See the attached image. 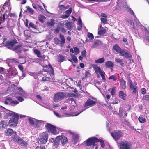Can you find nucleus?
Masks as SVG:
<instances>
[{"label":"nucleus","mask_w":149,"mask_h":149,"mask_svg":"<svg viewBox=\"0 0 149 149\" xmlns=\"http://www.w3.org/2000/svg\"><path fill=\"white\" fill-rule=\"evenodd\" d=\"M9 111V112L6 114L8 116H12L9 121V125L12 127H16L17 125L19 116L16 113L10 111Z\"/></svg>","instance_id":"1"},{"label":"nucleus","mask_w":149,"mask_h":149,"mask_svg":"<svg viewBox=\"0 0 149 149\" xmlns=\"http://www.w3.org/2000/svg\"><path fill=\"white\" fill-rule=\"evenodd\" d=\"M10 0H8L5 2L0 12L1 14H2L4 12L3 14H5L7 18L8 17V15L9 14V12L10 10L9 8L10 4Z\"/></svg>","instance_id":"2"},{"label":"nucleus","mask_w":149,"mask_h":149,"mask_svg":"<svg viewBox=\"0 0 149 149\" xmlns=\"http://www.w3.org/2000/svg\"><path fill=\"white\" fill-rule=\"evenodd\" d=\"M18 43L17 40L15 38H14L11 40L7 41L5 46L8 49L12 50L13 47Z\"/></svg>","instance_id":"3"},{"label":"nucleus","mask_w":149,"mask_h":149,"mask_svg":"<svg viewBox=\"0 0 149 149\" xmlns=\"http://www.w3.org/2000/svg\"><path fill=\"white\" fill-rule=\"evenodd\" d=\"M66 97V94L63 92H59L56 94L54 97V100L55 102L60 101Z\"/></svg>","instance_id":"4"},{"label":"nucleus","mask_w":149,"mask_h":149,"mask_svg":"<svg viewBox=\"0 0 149 149\" xmlns=\"http://www.w3.org/2000/svg\"><path fill=\"white\" fill-rule=\"evenodd\" d=\"M60 38L61 41L58 38H55L54 39V43L56 45H60L62 46L65 43V38L63 35L60 34Z\"/></svg>","instance_id":"5"},{"label":"nucleus","mask_w":149,"mask_h":149,"mask_svg":"<svg viewBox=\"0 0 149 149\" xmlns=\"http://www.w3.org/2000/svg\"><path fill=\"white\" fill-rule=\"evenodd\" d=\"M45 127L47 130L51 132L52 134L56 135L58 134V133L56 130L55 127L51 124H47L45 125Z\"/></svg>","instance_id":"6"},{"label":"nucleus","mask_w":149,"mask_h":149,"mask_svg":"<svg viewBox=\"0 0 149 149\" xmlns=\"http://www.w3.org/2000/svg\"><path fill=\"white\" fill-rule=\"evenodd\" d=\"M128 80L130 83V88L131 90H132L133 93L136 94V83H134L133 84L132 83V81L131 80L130 78H128Z\"/></svg>","instance_id":"7"},{"label":"nucleus","mask_w":149,"mask_h":149,"mask_svg":"<svg viewBox=\"0 0 149 149\" xmlns=\"http://www.w3.org/2000/svg\"><path fill=\"white\" fill-rule=\"evenodd\" d=\"M99 141V139L95 137H91L88 139L86 142L87 146L94 145L95 143Z\"/></svg>","instance_id":"8"},{"label":"nucleus","mask_w":149,"mask_h":149,"mask_svg":"<svg viewBox=\"0 0 149 149\" xmlns=\"http://www.w3.org/2000/svg\"><path fill=\"white\" fill-rule=\"evenodd\" d=\"M43 70L44 71L47 72L50 74H54V69L50 63L45 67Z\"/></svg>","instance_id":"9"},{"label":"nucleus","mask_w":149,"mask_h":149,"mask_svg":"<svg viewBox=\"0 0 149 149\" xmlns=\"http://www.w3.org/2000/svg\"><path fill=\"white\" fill-rule=\"evenodd\" d=\"M130 145L126 141H122L120 144V149H130Z\"/></svg>","instance_id":"10"},{"label":"nucleus","mask_w":149,"mask_h":149,"mask_svg":"<svg viewBox=\"0 0 149 149\" xmlns=\"http://www.w3.org/2000/svg\"><path fill=\"white\" fill-rule=\"evenodd\" d=\"M111 135L116 140H117L122 137L123 135L120 131L115 132L111 133Z\"/></svg>","instance_id":"11"},{"label":"nucleus","mask_w":149,"mask_h":149,"mask_svg":"<svg viewBox=\"0 0 149 149\" xmlns=\"http://www.w3.org/2000/svg\"><path fill=\"white\" fill-rule=\"evenodd\" d=\"M120 55L122 56H124L125 58H130L132 57V56L130 54L128 53V52H125V50L123 49H121L119 53Z\"/></svg>","instance_id":"12"},{"label":"nucleus","mask_w":149,"mask_h":149,"mask_svg":"<svg viewBox=\"0 0 149 149\" xmlns=\"http://www.w3.org/2000/svg\"><path fill=\"white\" fill-rule=\"evenodd\" d=\"M48 135L45 133H43L42 137L40 138L39 141L41 143H45L47 140Z\"/></svg>","instance_id":"13"},{"label":"nucleus","mask_w":149,"mask_h":149,"mask_svg":"<svg viewBox=\"0 0 149 149\" xmlns=\"http://www.w3.org/2000/svg\"><path fill=\"white\" fill-rule=\"evenodd\" d=\"M56 139L57 140H59V141H61V143L63 145L65 144L68 141L67 137L63 135L57 136L56 137Z\"/></svg>","instance_id":"14"},{"label":"nucleus","mask_w":149,"mask_h":149,"mask_svg":"<svg viewBox=\"0 0 149 149\" xmlns=\"http://www.w3.org/2000/svg\"><path fill=\"white\" fill-rule=\"evenodd\" d=\"M93 68L97 74H104L105 72L102 71L100 68L97 65H95Z\"/></svg>","instance_id":"15"},{"label":"nucleus","mask_w":149,"mask_h":149,"mask_svg":"<svg viewBox=\"0 0 149 149\" xmlns=\"http://www.w3.org/2000/svg\"><path fill=\"white\" fill-rule=\"evenodd\" d=\"M17 92L18 93L23 96L26 97L27 95L26 93L24 91L21 87H18L17 88Z\"/></svg>","instance_id":"16"},{"label":"nucleus","mask_w":149,"mask_h":149,"mask_svg":"<svg viewBox=\"0 0 149 149\" xmlns=\"http://www.w3.org/2000/svg\"><path fill=\"white\" fill-rule=\"evenodd\" d=\"M14 133V132L12 129L8 128L6 130L5 135L6 136H11Z\"/></svg>","instance_id":"17"},{"label":"nucleus","mask_w":149,"mask_h":149,"mask_svg":"<svg viewBox=\"0 0 149 149\" xmlns=\"http://www.w3.org/2000/svg\"><path fill=\"white\" fill-rule=\"evenodd\" d=\"M96 102L91 99H88L85 103V107L91 106Z\"/></svg>","instance_id":"18"},{"label":"nucleus","mask_w":149,"mask_h":149,"mask_svg":"<svg viewBox=\"0 0 149 149\" xmlns=\"http://www.w3.org/2000/svg\"><path fill=\"white\" fill-rule=\"evenodd\" d=\"M12 139L13 141L17 142L18 143H19L20 144V142L22 141V140L21 138L17 136H13L12 137Z\"/></svg>","instance_id":"19"},{"label":"nucleus","mask_w":149,"mask_h":149,"mask_svg":"<svg viewBox=\"0 0 149 149\" xmlns=\"http://www.w3.org/2000/svg\"><path fill=\"white\" fill-rule=\"evenodd\" d=\"M118 95L120 98L124 100H126L127 95L124 92L121 91H120L118 93Z\"/></svg>","instance_id":"20"},{"label":"nucleus","mask_w":149,"mask_h":149,"mask_svg":"<svg viewBox=\"0 0 149 149\" xmlns=\"http://www.w3.org/2000/svg\"><path fill=\"white\" fill-rule=\"evenodd\" d=\"M105 65L107 68H113L114 66L113 62L111 61H108L105 63Z\"/></svg>","instance_id":"21"},{"label":"nucleus","mask_w":149,"mask_h":149,"mask_svg":"<svg viewBox=\"0 0 149 149\" xmlns=\"http://www.w3.org/2000/svg\"><path fill=\"white\" fill-rule=\"evenodd\" d=\"M112 50L113 51H116L118 53H119L120 50L121 48H120L119 46L117 44H115L113 47Z\"/></svg>","instance_id":"22"},{"label":"nucleus","mask_w":149,"mask_h":149,"mask_svg":"<svg viewBox=\"0 0 149 149\" xmlns=\"http://www.w3.org/2000/svg\"><path fill=\"white\" fill-rule=\"evenodd\" d=\"M120 84L121 87L123 89H125L126 88V82L123 79H121L120 81Z\"/></svg>","instance_id":"23"},{"label":"nucleus","mask_w":149,"mask_h":149,"mask_svg":"<svg viewBox=\"0 0 149 149\" xmlns=\"http://www.w3.org/2000/svg\"><path fill=\"white\" fill-rule=\"evenodd\" d=\"M65 27L69 30L71 31L73 27V24L72 22H66L65 23Z\"/></svg>","instance_id":"24"},{"label":"nucleus","mask_w":149,"mask_h":149,"mask_svg":"<svg viewBox=\"0 0 149 149\" xmlns=\"http://www.w3.org/2000/svg\"><path fill=\"white\" fill-rule=\"evenodd\" d=\"M8 124V123L6 121H1L0 123V127L3 128H6Z\"/></svg>","instance_id":"25"},{"label":"nucleus","mask_w":149,"mask_h":149,"mask_svg":"<svg viewBox=\"0 0 149 149\" xmlns=\"http://www.w3.org/2000/svg\"><path fill=\"white\" fill-rule=\"evenodd\" d=\"M58 60V62H62L66 60L65 57L61 54H59L57 56Z\"/></svg>","instance_id":"26"},{"label":"nucleus","mask_w":149,"mask_h":149,"mask_svg":"<svg viewBox=\"0 0 149 149\" xmlns=\"http://www.w3.org/2000/svg\"><path fill=\"white\" fill-rule=\"evenodd\" d=\"M26 9L25 10V12H27L29 13L33 14L34 13V10H33L29 6L26 7Z\"/></svg>","instance_id":"27"},{"label":"nucleus","mask_w":149,"mask_h":149,"mask_svg":"<svg viewBox=\"0 0 149 149\" xmlns=\"http://www.w3.org/2000/svg\"><path fill=\"white\" fill-rule=\"evenodd\" d=\"M34 119L35 120V122L34 124V127L35 128L38 127L40 126V123L42 122V121L37 120L35 119Z\"/></svg>","instance_id":"28"},{"label":"nucleus","mask_w":149,"mask_h":149,"mask_svg":"<svg viewBox=\"0 0 149 149\" xmlns=\"http://www.w3.org/2000/svg\"><path fill=\"white\" fill-rule=\"evenodd\" d=\"M6 19L7 18L5 14H2V16L0 17V24L3 23Z\"/></svg>","instance_id":"29"},{"label":"nucleus","mask_w":149,"mask_h":149,"mask_svg":"<svg viewBox=\"0 0 149 149\" xmlns=\"http://www.w3.org/2000/svg\"><path fill=\"white\" fill-rule=\"evenodd\" d=\"M55 23L54 20L52 19L50 22H47L46 25L48 26H52L55 24Z\"/></svg>","instance_id":"30"},{"label":"nucleus","mask_w":149,"mask_h":149,"mask_svg":"<svg viewBox=\"0 0 149 149\" xmlns=\"http://www.w3.org/2000/svg\"><path fill=\"white\" fill-rule=\"evenodd\" d=\"M115 61L116 62L119 63L122 66H124V63L123 62L122 59L116 58H115Z\"/></svg>","instance_id":"31"},{"label":"nucleus","mask_w":149,"mask_h":149,"mask_svg":"<svg viewBox=\"0 0 149 149\" xmlns=\"http://www.w3.org/2000/svg\"><path fill=\"white\" fill-rule=\"evenodd\" d=\"M51 77H51V75H48V76L47 77L45 76L42 79V81H52V80Z\"/></svg>","instance_id":"32"},{"label":"nucleus","mask_w":149,"mask_h":149,"mask_svg":"<svg viewBox=\"0 0 149 149\" xmlns=\"http://www.w3.org/2000/svg\"><path fill=\"white\" fill-rule=\"evenodd\" d=\"M105 61V58L104 57L99 58L97 60H95V62L96 63H102Z\"/></svg>","instance_id":"33"},{"label":"nucleus","mask_w":149,"mask_h":149,"mask_svg":"<svg viewBox=\"0 0 149 149\" xmlns=\"http://www.w3.org/2000/svg\"><path fill=\"white\" fill-rule=\"evenodd\" d=\"M46 18L43 15H40L38 17V20L39 21L43 23L44 22Z\"/></svg>","instance_id":"34"},{"label":"nucleus","mask_w":149,"mask_h":149,"mask_svg":"<svg viewBox=\"0 0 149 149\" xmlns=\"http://www.w3.org/2000/svg\"><path fill=\"white\" fill-rule=\"evenodd\" d=\"M34 52L37 55V56L38 57L40 58L43 57L41 55V53L39 50L36 49H35L34 50Z\"/></svg>","instance_id":"35"},{"label":"nucleus","mask_w":149,"mask_h":149,"mask_svg":"<svg viewBox=\"0 0 149 149\" xmlns=\"http://www.w3.org/2000/svg\"><path fill=\"white\" fill-rule=\"evenodd\" d=\"M87 37L89 39L88 40L91 41L94 38V36L91 33L89 32L87 33Z\"/></svg>","instance_id":"36"},{"label":"nucleus","mask_w":149,"mask_h":149,"mask_svg":"<svg viewBox=\"0 0 149 149\" xmlns=\"http://www.w3.org/2000/svg\"><path fill=\"white\" fill-rule=\"evenodd\" d=\"M138 120L140 123H144L146 121V120L141 116L139 117Z\"/></svg>","instance_id":"37"},{"label":"nucleus","mask_w":149,"mask_h":149,"mask_svg":"<svg viewBox=\"0 0 149 149\" xmlns=\"http://www.w3.org/2000/svg\"><path fill=\"white\" fill-rule=\"evenodd\" d=\"M6 72V71L5 70V69L4 68L0 67V73L3 74H8V70H7L6 72Z\"/></svg>","instance_id":"38"},{"label":"nucleus","mask_w":149,"mask_h":149,"mask_svg":"<svg viewBox=\"0 0 149 149\" xmlns=\"http://www.w3.org/2000/svg\"><path fill=\"white\" fill-rule=\"evenodd\" d=\"M22 44H21L19 45H18L16 46H15L14 47H13L12 50L13 51H15L16 50H17L19 48L21 47L22 46Z\"/></svg>","instance_id":"39"},{"label":"nucleus","mask_w":149,"mask_h":149,"mask_svg":"<svg viewBox=\"0 0 149 149\" xmlns=\"http://www.w3.org/2000/svg\"><path fill=\"white\" fill-rule=\"evenodd\" d=\"M71 134H72V138L74 141H77L78 139V135L76 134H72V132L71 133Z\"/></svg>","instance_id":"40"},{"label":"nucleus","mask_w":149,"mask_h":149,"mask_svg":"<svg viewBox=\"0 0 149 149\" xmlns=\"http://www.w3.org/2000/svg\"><path fill=\"white\" fill-rule=\"evenodd\" d=\"M106 30L105 29L102 28L101 29L99 30L98 31V34L99 35H103L105 33Z\"/></svg>","instance_id":"41"},{"label":"nucleus","mask_w":149,"mask_h":149,"mask_svg":"<svg viewBox=\"0 0 149 149\" xmlns=\"http://www.w3.org/2000/svg\"><path fill=\"white\" fill-rule=\"evenodd\" d=\"M128 11L132 15L134 18H136V16L135 15L134 13L133 10L130 8H128Z\"/></svg>","instance_id":"42"},{"label":"nucleus","mask_w":149,"mask_h":149,"mask_svg":"<svg viewBox=\"0 0 149 149\" xmlns=\"http://www.w3.org/2000/svg\"><path fill=\"white\" fill-rule=\"evenodd\" d=\"M72 59L74 63H77L78 60L76 57L73 54H72L71 55Z\"/></svg>","instance_id":"43"},{"label":"nucleus","mask_w":149,"mask_h":149,"mask_svg":"<svg viewBox=\"0 0 149 149\" xmlns=\"http://www.w3.org/2000/svg\"><path fill=\"white\" fill-rule=\"evenodd\" d=\"M29 28L31 27L33 28L36 29H37V26L34 25L33 23L31 22L29 24Z\"/></svg>","instance_id":"44"},{"label":"nucleus","mask_w":149,"mask_h":149,"mask_svg":"<svg viewBox=\"0 0 149 149\" xmlns=\"http://www.w3.org/2000/svg\"><path fill=\"white\" fill-rule=\"evenodd\" d=\"M72 8H71V7L69 9L65 11V13H66V14L69 16L72 12Z\"/></svg>","instance_id":"45"},{"label":"nucleus","mask_w":149,"mask_h":149,"mask_svg":"<svg viewBox=\"0 0 149 149\" xmlns=\"http://www.w3.org/2000/svg\"><path fill=\"white\" fill-rule=\"evenodd\" d=\"M58 7L60 10L61 11H64L65 10V6L63 5H59L58 6Z\"/></svg>","instance_id":"46"},{"label":"nucleus","mask_w":149,"mask_h":149,"mask_svg":"<svg viewBox=\"0 0 149 149\" xmlns=\"http://www.w3.org/2000/svg\"><path fill=\"white\" fill-rule=\"evenodd\" d=\"M28 144L27 142L26 141L22 140V142H20V145L23 146H26Z\"/></svg>","instance_id":"47"},{"label":"nucleus","mask_w":149,"mask_h":149,"mask_svg":"<svg viewBox=\"0 0 149 149\" xmlns=\"http://www.w3.org/2000/svg\"><path fill=\"white\" fill-rule=\"evenodd\" d=\"M101 20L102 23H103L104 24H106L107 23V19L105 18H101Z\"/></svg>","instance_id":"48"},{"label":"nucleus","mask_w":149,"mask_h":149,"mask_svg":"<svg viewBox=\"0 0 149 149\" xmlns=\"http://www.w3.org/2000/svg\"><path fill=\"white\" fill-rule=\"evenodd\" d=\"M60 26L61 27H62V28H61V31L63 33H65L66 32V31L65 29L63 27V24L61 23L60 24H59Z\"/></svg>","instance_id":"49"},{"label":"nucleus","mask_w":149,"mask_h":149,"mask_svg":"<svg viewBox=\"0 0 149 149\" xmlns=\"http://www.w3.org/2000/svg\"><path fill=\"white\" fill-rule=\"evenodd\" d=\"M100 142V144L101 145V146L102 148H104V147L105 144L104 143V141L102 140H99V141L97 142Z\"/></svg>","instance_id":"50"},{"label":"nucleus","mask_w":149,"mask_h":149,"mask_svg":"<svg viewBox=\"0 0 149 149\" xmlns=\"http://www.w3.org/2000/svg\"><path fill=\"white\" fill-rule=\"evenodd\" d=\"M28 120L29 122L31 124V125H34V124H35V120H34L32 119L31 118H29Z\"/></svg>","instance_id":"51"},{"label":"nucleus","mask_w":149,"mask_h":149,"mask_svg":"<svg viewBox=\"0 0 149 149\" xmlns=\"http://www.w3.org/2000/svg\"><path fill=\"white\" fill-rule=\"evenodd\" d=\"M74 49L76 55H77L79 52V49L78 48L74 47Z\"/></svg>","instance_id":"52"},{"label":"nucleus","mask_w":149,"mask_h":149,"mask_svg":"<svg viewBox=\"0 0 149 149\" xmlns=\"http://www.w3.org/2000/svg\"><path fill=\"white\" fill-rule=\"evenodd\" d=\"M19 103V102L17 101H12L11 102V104L14 106V105H16L17 104Z\"/></svg>","instance_id":"53"},{"label":"nucleus","mask_w":149,"mask_h":149,"mask_svg":"<svg viewBox=\"0 0 149 149\" xmlns=\"http://www.w3.org/2000/svg\"><path fill=\"white\" fill-rule=\"evenodd\" d=\"M109 79H113V81H116L117 79V77H115L114 75H112V76L110 77H109Z\"/></svg>","instance_id":"54"},{"label":"nucleus","mask_w":149,"mask_h":149,"mask_svg":"<svg viewBox=\"0 0 149 149\" xmlns=\"http://www.w3.org/2000/svg\"><path fill=\"white\" fill-rule=\"evenodd\" d=\"M61 29V27L60 26V25H58L57 28L55 29L54 30V31L56 33H58L59 31V30Z\"/></svg>","instance_id":"55"},{"label":"nucleus","mask_w":149,"mask_h":149,"mask_svg":"<svg viewBox=\"0 0 149 149\" xmlns=\"http://www.w3.org/2000/svg\"><path fill=\"white\" fill-rule=\"evenodd\" d=\"M98 46V44L97 42H95L92 45L91 48H94L97 47Z\"/></svg>","instance_id":"56"},{"label":"nucleus","mask_w":149,"mask_h":149,"mask_svg":"<svg viewBox=\"0 0 149 149\" xmlns=\"http://www.w3.org/2000/svg\"><path fill=\"white\" fill-rule=\"evenodd\" d=\"M115 93V87H113L112 89L111 94L112 95H114Z\"/></svg>","instance_id":"57"},{"label":"nucleus","mask_w":149,"mask_h":149,"mask_svg":"<svg viewBox=\"0 0 149 149\" xmlns=\"http://www.w3.org/2000/svg\"><path fill=\"white\" fill-rule=\"evenodd\" d=\"M143 99L145 100L149 101V95H145L143 97Z\"/></svg>","instance_id":"58"},{"label":"nucleus","mask_w":149,"mask_h":149,"mask_svg":"<svg viewBox=\"0 0 149 149\" xmlns=\"http://www.w3.org/2000/svg\"><path fill=\"white\" fill-rule=\"evenodd\" d=\"M97 77L98 78H99L100 77V76L102 77V80L104 81H105V76H104V75H97Z\"/></svg>","instance_id":"59"},{"label":"nucleus","mask_w":149,"mask_h":149,"mask_svg":"<svg viewBox=\"0 0 149 149\" xmlns=\"http://www.w3.org/2000/svg\"><path fill=\"white\" fill-rule=\"evenodd\" d=\"M86 51L84 50L82 51L81 52V55L83 57L86 56Z\"/></svg>","instance_id":"60"},{"label":"nucleus","mask_w":149,"mask_h":149,"mask_svg":"<svg viewBox=\"0 0 149 149\" xmlns=\"http://www.w3.org/2000/svg\"><path fill=\"white\" fill-rule=\"evenodd\" d=\"M69 17V16L66 14V15H63L61 16V17L63 19H65L68 18Z\"/></svg>","instance_id":"61"},{"label":"nucleus","mask_w":149,"mask_h":149,"mask_svg":"<svg viewBox=\"0 0 149 149\" xmlns=\"http://www.w3.org/2000/svg\"><path fill=\"white\" fill-rule=\"evenodd\" d=\"M17 99L20 102H22L24 100V99L20 97H18Z\"/></svg>","instance_id":"62"},{"label":"nucleus","mask_w":149,"mask_h":149,"mask_svg":"<svg viewBox=\"0 0 149 149\" xmlns=\"http://www.w3.org/2000/svg\"><path fill=\"white\" fill-rule=\"evenodd\" d=\"M141 92L142 94L143 95H144L146 93V90L145 88H142L141 90Z\"/></svg>","instance_id":"63"},{"label":"nucleus","mask_w":149,"mask_h":149,"mask_svg":"<svg viewBox=\"0 0 149 149\" xmlns=\"http://www.w3.org/2000/svg\"><path fill=\"white\" fill-rule=\"evenodd\" d=\"M36 149H45V148L44 146H38L36 147Z\"/></svg>","instance_id":"64"}]
</instances>
